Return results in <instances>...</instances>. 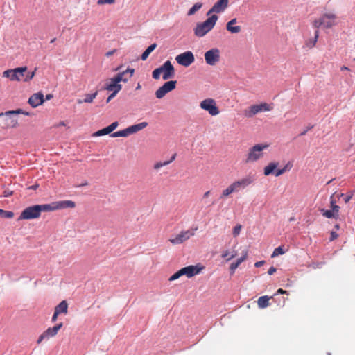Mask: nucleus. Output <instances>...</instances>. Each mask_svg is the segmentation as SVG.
Masks as SVG:
<instances>
[{
    "instance_id": "nucleus-29",
    "label": "nucleus",
    "mask_w": 355,
    "mask_h": 355,
    "mask_svg": "<svg viewBox=\"0 0 355 355\" xmlns=\"http://www.w3.org/2000/svg\"><path fill=\"white\" fill-rule=\"evenodd\" d=\"M157 47V44L154 43L151 45H150L145 51L144 52L142 53L141 56V59L142 60H146L148 55H150V53L154 51L155 49V48Z\"/></svg>"
},
{
    "instance_id": "nucleus-25",
    "label": "nucleus",
    "mask_w": 355,
    "mask_h": 355,
    "mask_svg": "<svg viewBox=\"0 0 355 355\" xmlns=\"http://www.w3.org/2000/svg\"><path fill=\"white\" fill-rule=\"evenodd\" d=\"M55 311L60 313L67 314L68 312V304L66 300H62L60 303H59L55 307Z\"/></svg>"
},
{
    "instance_id": "nucleus-36",
    "label": "nucleus",
    "mask_w": 355,
    "mask_h": 355,
    "mask_svg": "<svg viewBox=\"0 0 355 355\" xmlns=\"http://www.w3.org/2000/svg\"><path fill=\"white\" fill-rule=\"evenodd\" d=\"M111 133L108 126L105 128H103L101 130H99L98 131H96V132H94L93 134V136L94 137H99V136H103V135H107V134H110Z\"/></svg>"
},
{
    "instance_id": "nucleus-21",
    "label": "nucleus",
    "mask_w": 355,
    "mask_h": 355,
    "mask_svg": "<svg viewBox=\"0 0 355 355\" xmlns=\"http://www.w3.org/2000/svg\"><path fill=\"white\" fill-rule=\"evenodd\" d=\"M44 102V95L41 92L35 93L30 96L28 103L32 107H37Z\"/></svg>"
},
{
    "instance_id": "nucleus-46",
    "label": "nucleus",
    "mask_w": 355,
    "mask_h": 355,
    "mask_svg": "<svg viewBox=\"0 0 355 355\" xmlns=\"http://www.w3.org/2000/svg\"><path fill=\"white\" fill-rule=\"evenodd\" d=\"M293 165L292 164H291L290 162L287 163L282 168V171L284 173H286V171H288L291 169Z\"/></svg>"
},
{
    "instance_id": "nucleus-34",
    "label": "nucleus",
    "mask_w": 355,
    "mask_h": 355,
    "mask_svg": "<svg viewBox=\"0 0 355 355\" xmlns=\"http://www.w3.org/2000/svg\"><path fill=\"white\" fill-rule=\"evenodd\" d=\"M322 215L327 218H336L338 216L333 210L322 209Z\"/></svg>"
},
{
    "instance_id": "nucleus-63",
    "label": "nucleus",
    "mask_w": 355,
    "mask_h": 355,
    "mask_svg": "<svg viewBox=\"0 0 355 355\" xmlns=\"http://www.w3.org/2000/svg\"><path fill=\"white\" fill-rule=\"evenodd\" d=\"M306 131H304L303 132H302V133H301V135H305V134H306Z\"/></svg>"
},
{
    "instance_id": "nucleus-60",
    "label": "nucleus",
    "mask_w": 355,
    "mask_h": 355,
    "mask_svg": "<svg viewBox=\"0 0 355 355\" xmlns=\"http://www.w3.org/2000/svg\"><path fill=\"white\" fill-rule=\"evenodd\" d=\"M141 88V85H140V83H138L137 87H136V90H139Z\"/></svg>"
},
{
    "instance_id": "nucleus-42",
    "label": "nucleus",
    "mask_w": 355,
    "mask_h": 355,
    "mask_svg": "<svg viewBox=\"0 0 355 355\" xmlns=\"http://www.w3.org/2000/svg\"><path fill=\"white\" fill-rule=\"evenodd\" d=\"M162 73V67L155 69L152 73V76L154 79L157 80L160 78V75Z\"/></svg>"
},
{
    "instance_id": "nucleus-38",
    "label": "nucleus",
    "mask_w": 355,
    "mask_h": 355,
    "mask_svg": "<svg viewBox=\"0 0 355 355\" xmlns=\"http://www.w3.org/2000/svg\"><path fill=\"white\" fill-rule=\"evenodd\" d=\"M98 95V92L96 91L94 94H89L85 95V98L83 100L84 103H90Z\"/></svg>"
},
{
    "instance_id": "nucleus-27",
    "label": "nucleus",
    "mask_w": 355,
    "mask_h": 355,
    "mask_svg": "<svg viewBox=\"0 0 355 355\" xmlns=\"http://www.w3.org/2000/svg\"><path fill=\"white\" fill-rule=\"evenodd\" d=\"M278 166L277 162H270L263 169V173L268 176L273 173Z\"/></svg>"
},
{
    "instance_id": "nucleus-5",
    "label": "nucleus",
    "mask_w": 355,
    "mask_h": 355,
    "mask_svg": "<svg viewBox=\"0 0 355 355\" xmlns=\"http://www.w3.org/2000/svg\"><path fill=\"white\" fill-rule=\"evenodd\" d=\"M203 268V267H200L198 265H191L187 267H184L175 272L172 276H171L168 280L171 282L174 281L184 275L188 278H191L192 277L199 274Z\"/></svg>"
},
{
    "instance_id": "nucleus-47",
    "label": "nucleus",
    "mask_w": 355,
    "mask_h": 355,
    "mask_svg": "<svg viewBox=\"0 0 355 355\" xmlns=\"http://www.w3.org/2000/svg\"><path fill=\"white\" fill-rule=\"evenodd\" d=\"M119 125V123L117 121H115V122H113L112 123H111L108 128L110 130V132H112V131H114Z\"/></svg>"
},
{
    "instance_id": "nucleus-37",
    "label": "nucleus",
    "mask_w": 355,
    "mask_h": 355,
    "mask_svg": "<svg viewBox=\"0 0 355 355\" xmlns=\"http://www.w3.org/2000/svg\"><path fill=\"white\" fill-rule=\"evenodd\" d=\"M0 216L5 218H12L14 216V213L11 211H6L0 209Z\"/></svg>"
},
{
    "instance_id": "nucleus-18",
    "label": "nucleus",
    "mask_w": 355,
    "mask_h": 355,
    "mask_svg": "<svg viewBox=\"0 0 355 355\" xmlns=\"http://www.w3.org/2000/svg\"><path fill=\"white\" fill-rule=\"evenodd\" d=\"M119 80H120L119 78H114V76L107 79L103 87V89L119 93L122 89V85L119 83Z\"/></svg>"
},
{
    "instance_id": "nucleus-8",
    "label": "nucleus",
    "mask_w": 355,
    "mask_h": 355,
    "mask_svg": "<svg viewBox=\"0 0 355 355\" xmlns=\"http://www.w3.org/2000/svg\"><path fill=\"white\" fill-rule=\"evenodd\" d=\"M197 230L198 227H191L187 230H182L173 238H171L168 241L173 245L182 244L189 240L191 237L193 236Z\"/></svg>"
},
{
    "instance_id": "nucleus-55",
    "label": "nucleus",
    "mask_w": 355,
    "mask_h": 355,
    "mask_svg": "<svg viewBox=\"0 0 355 355\" xmlns=\"http://www.w3.org/2000/svg\"><path fill=\"white\" fill-rule=\"evenodd\" d=\"M59 313H57L55 311H54V313L53 315V317H52V322H55L58 319V316Z\"/></svg>"
},
{
    "instance_id": "nucleus-30",
    "label": "nucleus",
    "mask_w": 355,
    "mask_h": 355,
    "mask_svg": "<svg viewBox=\"0 0 355 355\" xmlns=\"http://www.w3.org/2000/svg\"><path fill=\"white\" fill-rule=\"evenodd\" d=\"M175 156H176V155H175V154H174V155L171 157V159H170V160H168V161H166V162H157V163H155V164H154V168H155V170H158V169H159L160 168H162V167H163V166H165L168 165L170 163H171V162H172L175 159Z\"/></svg>"
},
{
    "instance_id": "nucleus-22",
    "label": "nucleus",
    "mask_w": 355,
    "mask_h": 355,
    "mask_svg": "<svg viewBox=\"0 0 355 355\" xmlns=\"http://www.w3.org/2000/svg\"><path fill=\"white\" fill-rule=\"evenodd\" d=\"M135 72L134 69L128 68L125 71L118 73L114 78H119V83H127L130 78L133 76Z\"/></svg>"
},
{
    "instance_id": "nucleus-12",
    "label": "nucleus",
    "mask_w": 355,
    "mask_h": 355,
    "mask_svg": "<svg viewBox=\"0 0 355 355\" xmlns=\"http://www.w3.org/2000/svg\"><path fill=\"white\" fill-rule=\"evenodd\" d=\"M271 110L272 107L266 103L259 105H253L244 110V115L247 118H252L261 112L270 111Z\"/></svg>"
},
{
    "instance_id": "nucleus-19",
    "label": "nucleus",
    "mask_w": 355,
    "mask_h": 355,
    "mask_svg": "<svg viewBox=\"0 0 355 355\" xmlns=\"http://www.w3.org/2000/svg\"><path fill=\"white\" fill-rule=\"evenodd\" d=\"M162 78L166 80L171 79L175 76V69L169 60L166 61L162 66Z\"/></svg>"
},
{
    "instance_id": "nucleus-56",
    "label": "nucleus",
    "mask_w": 355,
    "mask_h": 355,
    "mask_svg": "<svg viewBox=\"0 0 355 355\" xmlns=\"http://www.w3.org/2000/svg\"><path fill=\"white\" fill-rule=\"evenodd\" d=\"M211 194V191L209 190V191H207L206 192H205L202 195V199H205L207 198H208Z\"/></svg>"
},
{
    "instance_id": "nucleus-32",
    "label": "nucleus",
    "mask_w": 355,
    "mask_h": 355,
    "mask_svg": "<svg viewBox=\"0 0 355 355\" xmlns=\"http://www.w3.org/2000/svg\"><path fill=\"white\" fill-rule=\"evenodd\" d=\"M353 195H354L353 191H350V192H348L346 194H344V193L338 194L337 195V198H339L340 197H343L345 203H347L352 198Z\"/></svg>"
},
{
    "instance_id": "nucleus-26",
    "label": "nucleus",
    "mask_w": 355,
    "mask_h": 355,
    "mask_svg": "<svg viewBox=\"0 0 355 355\" xmlns=\"http://www.w3.org/2000/svg\"><path fill=\"white\" fill-rule=\"evenodd\" d=\"M270 298H272V297H268L267 295L260 297L257 300L258 306L260 309L268 307L270 305L269 300Z\"/></svg>"
},
{
    "instance_id": "nucleus-45",
    "label": "nucleus",
    "mask_w": 355,
    "mask_h": 355,
    "mask_svg": "<svg viewBox=\"0 0 355 355\" xmlns=\"http://www.w3.org/2000/svg\"><path fill=\"white\" fill-rule=\"evenodd\" d=\"M293 165L292 164H291L290 162L287 163L282 168V171L284 173H286V171H288L291 169Z\"/></svg>"
},
{
    "instance_id": "nucleus-59",
    "label": "nucleus",
    "mask_w": 355,
    "mask_h": 355,
    "mask_svg": "<svg viewBox=\"0 0 355 355\" xmlns=\"http://www.w3.org/2000/svg\"><path fill=\"white\" fill-rule=\"evenodd\" d=\"M52 98H53V95H52V94H47V95L46 96V100H50V99H51Z\"/></svg>"
},
{
    "instance_id": "nucleus-57",
    "label": "nucleus",
    "mask_w": 355,
    "mask_h": 355,
    "mask_svg": "<svg viewBox=\"0 0 355 355\" xmlns=\"http://www.w3.org/2000/svg\"><path fill=\"white\" fill-rule=\"evenodd\" d=\"M66 123L63 121H60L57 125H55V127H60V126H65Z\"/></svg>"
},
{
    "instance_id": "nucleus-15",
    "label": "nucleus",
    "mask_w": 355,
    "mask_h": 355,
    "mask_svg": "<svg viewBox=\"0 0 355 355\" xmlns=\"http://www.w3.org/2000/svg\"><path fill=\"white\" fill-rule=\"evenodd\" d=\"M175 60L179 64L187 67L195 61V58L193 53L188 51L177 55Z\"/></svg>"
},
{
    "instance_id": "nucleus-1",
    "label": "nucleus",
    "mask_w": 355,
    "mask_h": 355,
    "mask_svg": "<svg viewBox=\"0 0 355 355\" xmlns=\"http://www.w3.org/2000/svg\"><path fill=\"white\" fill-rule=\"evenodd\" d=\"M18 114L30 116V113L22 109L9 110L0 113V127L3 129H10L17 128L19 125Z\"/></svg>"
},
{
    "instance_id": "nucleus-39",
    "label": "nucleus",
    "mask_w": 355,
    "mask_h": 355,
    "mask_svg": "<svg viewBox=\"0 0 355 355\" xmlns=\"http://www.w3.org/2000/svg\"><path fill=\"white\" fill-rule=\"evenodd\" d=\"M36 71H37V68H35L33 71H31V72L26 71L25 73L26 76H25L24 82L31 81L34 78Z\"/></svg>"
},
{
    "instance_id": "nucleus-44",
    "label": "nucleus",
    "mask_w": 355,
    "mask_h": 355,
    "mask_svg": "<svg viewBox=\"0 0 355 355\" xmlns=\"http://www.w3.org/2000/svg\"><path fill=\"white\" fill-rule=\"evenodd\" d=\"M115 3V0H98L97 4L99 6L105 4H113Z\"/></svg>"
},
{
    "instance_id": "nucleus-64",
    "label": "nucleus",
    "mask_w": 355,
    "mask_h": 355,
    "mask_svg": "<svg viewBox=\"0 0 355 355\" xmlns=\"http://www.w3.org/2000/svg\"><path fill=\"white\" fill-rule=\"evenodd\" d=\"M55 40V39H53V40L51 41V43H52V42H54Z\"/></svg>"
},
{
    "instance_id": "nucleus-35",
    "label": "nucleus",
    "mask_w": 355,
    "mask_h": 355,
    "mask_svg": "<svg viewBox=\"0 0 355 355\" xmlns=\"http://www.w3.org/2000/svg\"><path fill=\"white\" fill-rule=\"evenodd\" d=\"M236 252L230 253L229 250H225L222 253L221 257L223 258L226 259L227 261H229L230 260L236 257Z\"/></svg>"
},
{
    "instance_id": "nucleus-23",
    "label": "nucleus",
    "mask_w": 355,
    "mask_h": 355,
    "mask_svg": "<svg viewBox=\"0 0 355 355\" xmlns=\"http://www.w3.org/2000/svg\"><path fill=\"white\" fill-rule=\"evenodd\" d=\"M248 252L247 250L243 252L242 256L239 258L236 262H233L230 266V274L233 275L235 272V270L239 266V265L245 261L248 258Z\"/></svg>"
},
{
    "instance_id": "nucleus-54",
    "label": "nucleus",
    "mask_w": 355,
    "mask_h": 355,
    "mask_svg": "<svg viewBox=\"0 0 355 355\" xmlns=\"http://www.w3.org/2000/svg\"><path fill=\"white\" fill-rule=\"evenodd\" d=\"M265 263L264 261H259L254 263V266L257 268L262 266Z\"/></svg>"
},
{
    "instance_id": "nucleus-43",
    "label": "nucleus",
    "mask_w": 355,
    "mask_h": 355,
    "mask_svg": "<svg viewBox=\"0 0 355 355\" xmlns=\"http://www.w3.org/2000/svg\"><path fill=\"white\" fill-rule=\"evenodd\" d=\"M241 228H242V226L241 225H237L234 227L233 232H232L234 236L236 237L240 234Z\"/></svg>"
},
{
    "instance_id": "nucleus-11",
    "label": "nucleus",
    "mask_w": 355,
    "mask_h": 355,
    "mask_svg": "<svg viewBox=\"0 0 355 355\" xmlns=\"http://www.w3.org/2000/svg\"><path fill=\"white\" fill-rule=\"evenodd\" d=\"M41 216L40 213L39 207L37 205L30 206L24 209L19 217L18 220H31L40 218Z\"/></svg>"
},
{
    "instance_id": "nucleus-49",
    "label": "nucleus",
    "mask_w": 355,
    "mask_h": 355,
    "mask_svg": "<svg viewBox=\"0 0 355 355\" xmlns=\"http://www.w3.org/2000/svg\"><path fill=\"white\" fill-rule=\"evenodd\" d=\"M338 234L336 232L332 231L331 232L330 241L335 240L336 239L338 238Z\"/></svg>"
},
{
    "instance_id": "nucleus-52",
    "label": "nucleus",
    "mask_w": 355,
    "mask_h": 355,
    "mask_svg": "<svg viewBox=\"0 0 355 355\" xmlns=\"http://www.w3.org/2000/svg\"><path fill=\"white\" fill-rule=\"evenodd\" d=\"M277 294H288V291L282 288H279L275 295Z\"/></svg>"
},
{
    "instance_id": "nucleus-10",
    "label": "nucleus",
    "mask_w": 355,
    "mask_h": 355,
    "mask_svg": "<svg viewBox=\"0 0 355 355\" xmlns=\"http://www.w3.org/2000/svg\"><path fill=\"white\" fill-rule=\"evenodd\" d=\"M202 110L207 111L211 116H216L220 113L216 102L214 98H208L202 101L200 103Z\"/></svg>"
},
{
    "instance_id": "nucleus-51",
    "label": "nucleus",
    "mask_w": 355,
    "mask_h": 355,
    "mask_svg": "<svg viewBox=\"0 0 355 355\" xmlns=\"http://www.w3.org/2000/svg\"><path fill=\"white\" fill-rule=\"evenodd\" d=\"M276 268L273 266L270 267L268 271V275H272L276 272Z\"/></svg>"
},
{
    "instance_id": "nucleus-13",
    "label": "nucleus",
    "mask_w": 355,
    "mask_h": 355,
    "mask_svg": "<svg viewBox=\"0 0 355 355\" xmlns=\"http://www.w3.org/2000/svg\"><path fill=\"white\" fill-rule=\"evenodd\" d=\"M254 182V178L252 175H246L241 179H239L233 182L232 184L234 188V191L237 193L242 189L248 187L250 184H253Z\"/></svg>"
},
{
    "instance_id": "nucleus-6",
    "label": "nucleus",
    "mask_w": 355,
    "mask_h": 355,
    "mask_svg": "<svg viewBox=\"0 0 355 355\" xmlns=\"http://www.w3.org/2000/svg\"><path fill=\"white\" fill-rule=\"evenodd\" d=\"M27 67L8 69L3 73V76L9 78L12 81H23L25 79V73L27 71Z\"/></svg>"
},
{
    "instance_id": "nucleus-28",
    "label": "nucleus",
    "mask_w": 355,
    "mask_h": 355,
    "mask_svg": "<svg viewBox=\"0 0 355 355\" xmlns=\"http://www.w3.org/2000/svg\"><path fill=\"white\" fill-rule=\"evenodd\" d=\"M233 193H236V192L234 191V188L233 187V185L231 183L229 186H227L225 189L223 190V191L220 196V198L224 199V198L228 197L230 195H231Z\"/></svg>"
},
{
    "instance_id": "nucleus-48",
    "label": "nucleus",
    "mask_w": 355,
    "mask_h": 355,
    "mask_svg": "<svg viewBox=\"0 0 355 355\" xmlns=\"http://www.w3.org/2000/svg\"><path fill=\"white\" fill-rule=\"evenodd\" d=\"M12 195V191L10 189H5L3 193V197H10Z\"/></svg>"
},
{
    "instance_id": "nucleus-50",
    "label": "nucleus",
    "mask_w": 355,
    "mask_h": 355,
    "mask_svg": "<svg viewBox=\"0 0 355 355\" xmlns=\"http://www.w3.org/2000/svg\"><path fill=\"white\" fill-rule=\"evenodd\" d=\"M118 93H116V92H112V94L107 97V103H109L114 97L116 96V95Z\"/></svg>"
},
{
    "instance_id": "nucleus-61",
    "label": "nucleus",
    "mask_w": 355,
    "mask_h": 355,
    "mask_svg": "<svg viewBox=\"0 0 355 355\" xmlns=\"http://www.w3.org/2000/svg\"><path fill=\"white\" fill-rule=\"evenodd\" d=\"M84 101L83 100H78V104H81L82 103H83Z\"/></svg>"
},
{
    "instance_id": "nucleus-41",
    "label": "nucleus",
    "mask_w": 355,
    "mask_h": 355,
    "mask_svg": "<svg viewBox=\"0 0 355 355\" xmlns=\"http://www.w3.org/2000/svg\"><path fill=\"white\" fill-rule=\"evenodd\" d=\"M319 37V31L318 30H316L315 32V37H314V39L312 42H307L306 45L309 47V48H312L313 47L317 41H318V38Z\"/></svg>"
},
{
    "instance_id": "nucleus-53",
    "label": "nucleus",
    "mask_w": 355,
    "mask_h": 355,
    "mask_svg": "<svg viewBox=\"0 0 355 355\" xmlns=\"http://www.w3.org/2000/svg\"><path fill=\"white\" fill-rule=\"evenodd\" d=\"M274 174L276 177H278V176H280L281 175L284 174V172L282 171V170L281 168V169H278V170L275 171Z\"/></svg>"
},
{
    "instance_id": "nucleus-20",
    "label": "nucleus",
    "mask_w": 355,
    "mask_h": 355,
    "mask_svg": "<svg viewBox=\"0 0 355 355\" xmlns=\"http://www.w3.org/2000/svg\"><path fill=\"white\" fill-rule=\"evenodd\" d=\"M229 0H218L212 6V8L207 12V16L212 13H220L225 11L228 7Z\"/></svg>"
},
{
    "instance_id": "nucleus-40",
    "label": "nucleus",
    "mask_w": 355,
    "mask_h": 355,
    "mask_svg": "<svg viewBox=\"0 0 355 355\" xmlns=\"http://www.w3.org/2000/svg\"><path fill=\"white\" fill-rule=\"evenodd\" d=\"M284 253L285 250L283 249L282 246H279L274 250L271 257L273 258L279 255L284 254Z\"/></svg>"
},
{
    "instance_id": "nucleus-9",
    "label": "nucleus",
    "mask_w": 355,
    "mask_h": 355,
    "mask_svg": "<svg viewBox=\"0 0 355 355\" xmlns=\"http://www.w3.org/2000/svg\"><path fill=\"white\" fill-rule=\"evenodd\" d=\"M147 125H148L147 122H141L140 123L129 126L124 130L115 132L111 135V137H126L132 134L136 133V132L144 129Z\"/></svg>"
},
{
    "instance_id": "nucleus-62",
    "label": "nucleus",
    "mask_w": 355,
    "mask_h": 355,
    "mask_svg": "<svg viewBox=\"0 0 355 355\" xmlns=\"http://www.w3.org/2000/svg\"><path fill=\"white\" fill-rule=\"evenodd\" d=\"M343 69H344V70H347V69H348V68H347V67H342V70H343Z\"/></svg>"
},
{
    "instance_id": "nucleus-17",
    "label": "nucleus",
    "mask_w": 355,
    "mask_h": 355,
    "mask_svg": "<svg viewBox=\"0 0 355 355\" xmlns=\"http://www.w3.org/2000/svg\"><path fill=\"white\" fill-rule=\"evenodd\" d=\"M177 81L170 80L166 82L156 92L155 96L157 98H162L167 93L173 91L176 87Z\"/></svg>"
},
{
    "instance_id": "nucleus-58",
    "label": "nucleus",
    "mask_w": 355,
    "mask_h": 355,
    "mask_svg": "<svg viewBox=\"0 0 355 355\" xmlns=\"http://www.w3.org/2000/svg\"><path fill=\"white\" fill-rule=\"evenodd\" d=\"M116 50H113V51H109L106 53V55L107 56H110V55H112L114 52H115Z\"/></svg>"
},
{
    "instance_id": "nucleus-2",
    "label": "nucleus",
    "mask_w": 355,
    "mask_h": 355,
    "mask_svg": "<svg viewBox=\"0 0 355 355\" xmlns=\"http://www.w3.org/2000/svg\"><path fill=\"white\" fill-rule=\"evenodd\" d=\"M269 144L266 143H260L249 148L245 155V162L246 164H252L261 159L263 158L265 155L264 150H267Z\"/></svg>"
},
{
    "instance_id": "nucleus-3",
    "label": "nucleus",
    "mask_w": 355,
    "mask_h": 355,
    "mask_svg": "<svg viewBox=\"0 0 355 355\" xmlns=\"http://www.w3.org/2000/svg\"><path fill=\"white\" fill-rule=\"evenodd\" d=\"M218 19L216 15H212L205 21L198 23L193 30L194 35L198 37H204L214 28Z\"/></svg>"
},
{
    "instance_id": "nucleus-33",
    "label": "nucleus",
    "mask_w": 355,
    "mask_h": 355,
    "mask_svg": "<svg viewBox=\"0 0 355 355\" xmlns=\"http://www.w3.org/2000/svg\"><path fill=\"white\" fill-rule=\"evenodd\" d=\"M335 194L330 198V204L332 210L338 215L340 207L336 205V200L334 199Z\"/></svg>"
},
{
    "instance_id": "nucleus-14",
    "label": "nucleus",
    "mask_w": 355,
    "mask_h": 355,
    "mask_svg": "<svg viewBox=\"0 0 355 355\" xmlns=\"http://www.w3.org/2000/svg\"><path fill=\"white\" fill-rule=\"evenodd\" d=\"M204 56L206 63L214 66L220 60V51L217 48H213L205 52Z\"/></svg>"
},
{
    "instance_id": "nucleus-16",
    "label": "nucleus",
    "mask_w": 355,
    "mask_h": 355,
    "mask_svg": "<svg viewBox=\"0 0 355 355\" xmlns=\"http://www.w3.org/2000/svg\"><path fill=\"white\" fill-rule=\"evenodd\" d=\"M63 324L62 322L57 324L53 327L48 328L44 331L38 338L37 340V344H40L43 340L49 339L50 338L54 337L57 335L58 331L62 328Z\"/></svg>"
},
{
    "instance_id": "nucleus-4",
    "label": "nucleus",
    "mask_w": 355,
    "mask_h": 355,
    "mask_svg": "<svg viewBox=\"0 0 355 355\" xmlns=\"http://www.w3.org/2000/svg\"><path fill=\"white\" fill-rule=\"evenodd\" d=\"M40 209V213L42 211L48 212L53 211L58 209H63L66 208H74L76 207L75 202L69 200L55 201L50 204L37 205Z\"/></svg>"
},
{
    "instance_id": "nucleus-24",
    "label": "nucleus",
    "mask_w": 355,
    "mask_h": 355,
    "mask_svg": "<svg viewBox=\"0 0 355 355\" xmlns=\"http://www.w3.org/2000/svg\"><path fill=\"white\" fill-rule=\"evenodd\" d=\"M237 23L236 18H234L228 21L226 24V29L232 34L239 33L241 31L240 26H234Z\"/></svg>"
},
{
    "instance_id": "nucleus-7",
    "label": "nucleus",
    "mask_w": 355,
    "mask_h": 355,
    "mask_svg": "<svg viewBox=\"0 0 355 355\" xmlns=\"http://www.w3.org/2000/svg\"><path fill=\"white\" fill-rule=\"evenodd\" d=\"M336 16L333 13H326L322 15L319 19L314 20L313 26L318 28L323 26L325 28H330L336 25Z\"/></svg>"
},
{
    "instance_id": "nucleus-31",
    "label": "nucleus",
    "mask_w": 355,
    "mask_h": 355,
    "mask_svg": "<svg viewBox=\"0 0 355 355\" xmlns=\"http://www.w3.org/2000/svg\"><path fill=\"white\" fill-rule=\"evenodd\" d=\"M202 6V3H196L188 11V15L191 16L194 15L198 10H199Z\"/></svg>"
}]
</instances>
